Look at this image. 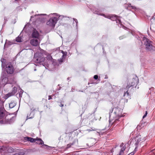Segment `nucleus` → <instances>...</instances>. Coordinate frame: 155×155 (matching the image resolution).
<instances>
[{
  "instance_id": "393cba45",
  "label": "nucleus",
  "mask_w": 155,
  "mask_h": 155,
  "mask_svg": "<svg viewBox=\"0 0 155 155\" xmlns=\"http://www.w3.org/2000/svg\"><path fill=\"white\" fill-rule=\"evenodd\" d=\"M58 16H56V17H57V18H58V19H62L63 18L66 17V16H64L63 15H61L59 16L58 15Z\"/></svg>"
},
{
  "instance_id": "09e8293b",
  "label": "nucleus",
  "mask_w": 155,
  "mask_h": 155,
  "mask_svg": "<svg viewBox=\"0 0 155 155\" xmlns=\"http://www.w3.org/2000/svg\"><path fill=\"white\" fill-rule=\"evenodd\" d=\"M75 22V21H74V20H73V23L74 24Z\"/></svg>"
},
{
  "instance_id": "c03bdc74",
  "label": "nucleus",
  "mask_w": 155,
  "mask_h": 155,
  "mask_svg": "<svg viewBox=\"0 0 155 155\" xmlns=\"http://www.w3.org/2000/svg\"><path fill=\"white\" fill-rule=\"evenodd\" d=\"M123 153H120V152L119 154L118 155H122V154H123Z\"/></svg>"
},
{
  "instance_id": "7c9ffc66",
  "label": "nucleus",
  "mask_w": 155,
  "mask_h": 155,
  "mask_svg": "<svg viewBox=\"0 0 155 155\" xmlns=\"http://www.w3.org/2000/svg\"><path fill=\"white\" fill-rule=\"evenodd\" d=\"M94 78L95 80H97L98 78V76L97 75H95L94 76Z\"/></svg>"
},
{
  "instance_id": "f03ea898",
  "label": "nucleus",
  "mask_w": 155,
  "mask_h": 155,
  "mask_svg": "<svg viewBox=\"0 0 155 155\" xmlns=\"http://www.w3.org/2000/svg\"><path fill=\"white\" fill-rule=\"evenodd\" d=\"M47 16L48 18H50L47 21L46 23L47 25L50 27L52 28L54 27L55 24L58 21V18L56 16H58V14L56 13H51L49 15H47L45 14H41L35 15L34 16H32L31 17V19L34 18V17L39 16V18L41 21H42L44 20V18H42L41 16Z\"/></svg>"
},
{
  "instance_id": "a18cd8bd",
  "label": "nucleus",
  "mask_w": 155,
  "mask_h": 155,
  "mask_svg": "<svg viewBox=\"0 0 155 155\" xmlns=\"http://www.w3.org/2000/svg\"><path fill=\"white\" fill-rule=\"evenodd\" d=\"M119 38L120 39H121L123 38H122V37H119Z\"/></svg>"
},
{
  "instance_id": "20e7f679",
  "label": "nucleus",
  "mask_w": 155,
  "mask_h": 155,
  "mask_svg": "<svg viewBox=\"0 0 155 155\" xmlns=\"http://www.w3.org/2000/svg\"><path fill=\"white\" fill-rule=\"evenodd\" d=\"M139 82V79L138 78L135 76L134 78L130 80L128 84H127L126 87V90H127L125 91L124 96L125 98H127V99L130 98L129 93L128 92L129 89L130 88H133L134 87H136V85Z\"/></svg>"
},
{
  "instance_id": "2f4dec72",
  "label": "nucleus",
  "mask_w": 155,
  "mask_h": 155,
  "mask_svg": "<svg viewBox=\"0 0 155 155\" xmlns=\"http://www.w3.org/2000/svg\"><path fill=\"white\" fill-rule=\"evenodd\" d=\"M147 111H146L144 115L143 116V118H144L145 117H146L147 115Z\"/></svg>"
},
{
  "instance_id": "f704fd0d",
  "label": "nucleus",
  "mask_w": 155,
  "mask_h": 155,
  "mask_svg": "<svg viewBox=\"0 0 155 155\" xmlns=\"http://www.w3.org/2000/svg\"><path fill=\"white\" fill-rule=\"evenodd\" d=\"M135 153V152H132L128 154V155H133Z\"/></svg>"
},
{
  "instance_id": "f3484780",
  "label": "nucleus",
  "mask_w": 155,
  "mask_h": 155,
  "mask_svg": "<svg viewBox=\"0 0 155 155\" xmlns=\"http://www.w3.org/2000/svg\"><path fill=\"white\" fill-rule=\"evenodd\" d=\"M127 5V9H130V8L131 9L134 10L135 11H137L139 10L138 8H137L134 6H132L130 4H128Z\"/></svg>"
},
{
  "instance_id": "e433bc0d",
  "label": "nucleus",
  "mask_w": 155,
  "mask_h": 155,
  "mask_svg": "<svg viewBox=\"0 0 155 155\" xmlns=\"http://www.w3.org/2000/svg\"><path fill=\"white\" fill-rule=\"evenodd\" d=\"M52 99V97H51V96H50V95H49V96H48V100H51V99Z\"/></svg>"
},
{
  "instance_id": "c85d7f7f",
  "label": "nucleus",
  "mask_w": 155,
  "mask_h": 155,
  "mask_svg": "<svg viewBox=\"0 0 155 155\" xmlns=\"http://www.w3.org/2000/svg\"><path fill=\"white\" fill-rule=\"evenodd\" d=\"M63 58H64L61 57V58L58 60L59 64H61V63H62L63 61Z\"/></svg>"
},
{
  "instance_id": "aec40b11",
  "label": "nucleus",
  "mask_w": 155,
  "mask_h": 155,
  "mask_svg": "<svg viewBox=\"0 0 155 155\" xmlns=\"http://www.w3.org/2000/svg\"><path fill=\"white\" fill-rule=\"evenodd\" d=\"M78 140L77 139H76L74 140L72 143H70L67 145V148H70L71 147V146L74 145L75 143Z\"/></svg>"
},
{
  "instance_id": "4c0bfd02",
  "label": "nucleus",
  "mask_w": 155,
  "mask_h": 155,
  "mask_svg": "<svg viewBox=\"0 0 155 155\" xmlns=\"http://www.w3.org/2000/svg\"><path fill=\"white\" fill-rule=\"evenodd\" d=\"M124 144V143H121V144L120 146V147H123Z\"/></svg>"
},
{
  "instance_id": "8fccbe9b",
  "label": "nucleus",
  "mask_w": 155,
  "mask_h": 155,
  "mask_svg": "<svg viewBox=\"0 0 155 155\" xmlns=\"http://www.w3.org/2000/svg\"><path fill=\"white\" fill-rule=\"evenodd\" d=\"M34 71H36V70L35 69H34Z\"/></svg>"
},
{
  "instance_id": "0eeeda50",
  "label": "nucleus",
  "mask_w": 155,
  "mask_h": 155,
  "mask_svg": "<svg viewBox=\"0 0 155 155\" xmlns=\"http://www.w3.org/2000/svg\"><path fill=\"white\" fill-rule=\"evenodd\" d=\"M45 54L40 52H37L34 55L33 61L36 63H40L43 62L45 59Z\"/></svg>"
},
{
  "instance_id": "c756f323",
  "label": "nucleus",
  "mask_w": 155,
  "mask_h": 155,
  "mask_svg": "<svg viewBox=\"0 0 155 155\" xmlns=\"http://www.w3.org/2000/svg\"><path fill=\"white\" fill-rule=\"evenodd\" d=\"M2 62V69L3 70V68H4L5 67V65H4V64L2 60H1Z\"/></svg>"
},
{
  "instance_id": "a211bd4d",
  "label": "nucleus",
  "mask_w": 155,
  "mask_h": 155,
  "mask_svg": "<svg viewBox=\"0 0 155 155\" xmlns=\"http://www.w3.org/2000/svg\"><path fill=\"white\" fill-rule=\"evenodd\" d=\"M16 104V103L14 101H12L9 104V107L12 108L14 107Z\"/></svg>"
},
{
  "instance_id": "f8f14e48",
  "label": "nucleus",
  "mask_w": 155,
  "mask_h": 155,
  "mask_svg": "<svg viewBox=\"0 0 155 155\" xmlns=\"http://www.w3.org/2000/svg\"><path fill=\"white\" fill-rule=\"evenodd\" d=\"M17 87H14L12 90V92L6 94L4 96V98L5 99H7L9 97L14 95L17 92Z\"/></svg>"
},
{
  "instance_id": "ea45409f",
  "label": "nucleus",
  "mask_w": 155,
  "mask_h": 155,
  "mask_svg": "<svg viewBox=\"0 0 155 155\" xmlns=\"http://www.w3.org/2000/svg\"><path fill=\"white\" fill-rule=\"evenodd\" d=\"M32 118V117H28V116L27 117V119H31Z\"/></svg>"
},
{
  "instance_id": "864d4df0",
  "label": "nucleus",
  "mask_w": 155,
  "mask_h": 155,
  "mask_svg": "<svg viewBox=\"0 0 155 155\" xmlns=\"http://www.w3.org/2000/svg\"><path fill=\"white\" fill-rule=\"evenodd\" d=\"M7 40H6V43L7 42Z\"/></svg>"
},
{
  "instance_id": "3c124183",
  "label": "nucleus",
  "mask_w": 155,
  "mask_h": 155,
  "mask_svg": "<svg viewBox=\"0 0 155 155\" xmlns=\"http://www.w3.org/2000/svg\"><path fill=\"white\" fill-rule=\"evenodd\" d=\"M15 1H18V0H15Z\"/></svg>"
},
{
  "instance_id": "72a5a7b5",
  "label": "nucleus",
  "mask_w": 155,
  "mask_h": 155,
  "mask_svg": "<svg viewBox=\"0 0 155 155\" xmlns=\"http://www.w3.org/2000/svg\"><path fill=\"white\" fill-rule=\"evenodd\" d=\"M118 119H116L114 120V121L113 122V124H115V123H116L117 121L118 120Z\"/></svg>"
},
{
  "instance_id": "79ce46f5",
  "label": "nucleus",
  "mask_w": 155,
  "mask_h": 155,
  "mask_svg": "<svg viewBox=\"0 0 155 155\" xmlns=\"http://www.w3.org/2000/svg\"><path fill=\"white\" fill-rule=\"evenodd\" d=\"M140 127V126H139V125H138L137 127V128L138 129H139V127ZM140 129V128H139Z\"/></svg>"
},
{
  "instance_id": "1a4fd4ad",
  "label": "nucleus",
  "mask_w": 155,
  "mask_h": 155,
  "mask_svg": "<svg viewBox=\"0 0 155 155\" xmlns=\"http://www.w3.org/2000/svg\"><path fill=\"white\" fill-rule=\"evenodd\" d=\"M14 149L12 147H2L0 146V155H3L7 153V155H9L13 152Z\"/></svg>"
},
{
  "instance_id": "de8ad7c7",
  "label": "nucleus",
  "mask_w": 155,
  "mask_h": 155,
  "mask_svg": "<svg viewBox=\"0 0 155 155\" xmlns=\"http://www.w3.org/2000/svg\"><path fill=\"white\" fill-rule=\"evenodd\" d=\"M70 79V78L69 77H68L67 78V79L68 80H69Z\"/></svg>"
},
{
  "instance_id": "a19ab883",
  "label": "nucleus",
  "mask_w": 155,
  "mask_h": 155,
  "mask_svg": "<svg viewBox=\"0 0 155 155\" xmlns=\"http://www.w3.org/2000/svg\"><path fill=\"white\" fill-rule=\"evenodd\" d=\"M153 89H154L153 87H152L151 88H150V91H152V90H153Z\"/></svg>"
},
{
  "instance_id": "39448f33",
  "label": "nucleus",
  "mask_w": 155,
  "mask_h": 155,
  "mask_svg": "<svg viewBox=\"0 0 155 155\" xmlns=\"http://www.w3.org/2000/svg\"><path fill=\"white\" fill-rule=\"evenodd\" d=\"M7 77V74L6 73L3 72L0 79V85L1 86H4L7 84H13L16 83L15 81L14 80L13 78L12 79V81L11 82L8 81Z\"/></svg>"
},
{
  "instance_id": "9b49d317",
  "label": "nucleus",
  "mask_w": 155,
  "mask_h": 155,
  "mask_svg": "<svg viewBox=\"0 0 155 155\" xmlns=\"http://www.w3.org/2000/svg\"><path fill=\"white\" fill-rule=\"evenodd\" d=\"M6 71L8 74H12L14 71V69L11 63H8L6 66Z\"/></svg>"
},
{
  "instance_id": "bb28decb",
  "label": "nucleus",
  "mask_w": 155,
  "mask_h": 155,
  "mask_svg": "<svg viewBox=\"0 0 155 155\" xmlns=\"http://www.w3.org/2000/svg\"><path fill=\"white\" fill-rule=\"evenodd\" d=\"M61 52L63 54L62 57L63 58H65L67 54V52H64L63 51H62Z\"/></svg>"
},
{
  "instance_id": "49530a36",
  "label": "nucleus",
  "mask_w": 155,
  "mask_h": 155,
  "mask_svg": "<svg viewBox=\"0 0 155 155\" xmlns=\"http://www.w3.org/2000/svg\"><path fill=\"white\" fill-rule=\"evenodd\" d=\"M74 89H73V88H72V89H71V91L72 92H73L74 91Z\"/></svg>"
},
{
  "instance_id": "cd10ccee",
  "label": "nucleus",
  "mask_w": 155,
  "mask_h": 155,
  "mask_svg": "<svg viewBox=\"0 0 155 155\" xmlns=\"http://www.w3.org/2000/svg\"><path fill=\"white\" fill-rule=\"evenodd\" d=\"M97 129L94 128H91L89 129H87V130L88 131V132H90L91 131H95L97 130Z\"/></svg>"
},
{
  "instance_id": "9d476101",
  "label": "nucleus",
  "mask_w": 155,
  "mask_h": 155,
  "mask_svg": "<svg viewBox=\"0 0 155 155\" xmlns=\"http://www.w3.org/2000/svg\"><path fill=\"white\" fill-rule=\"evenodd\" d=\"M122 110L121 109L118 107H114V113H112L113 117H123L122 114Z\"/></svg>"
},
{
  "instance_id": "4468645a",
  "label": "nucleus",
  "mask_w": 155,
  "mask_h": 155,
  "mask_svg": "<svg viewBox=\"0 0 155 155\" xmlns=\"http://www.w3.org/2000/svg\"><path fill=\"white\" fill-rule=\"evenodd\" d=\"M32 38H38L39 36V34L36 30H33L31 35Z\"/></svg>"
},
{
  "instance_id": "f257e3e1",
  "label": "nucleus",
  "mask_w": 155,
  "mask_h": 155,
  "mask_svg": "<svg viewBox=\"0 0 155 155\" xmlns=\"http://www.w3.org/2000/svg\"><path fill=\"white\" fill-rule=\"evenodd\" d=\"M103 11V9H98L97 8H94L93 9V12L94 14L98 15H102L105 18L111 19L113 21H116L117 25L120 28H123L125 30H127V31L130 30L129 32H130V33L133 36L135 35V32L130 30L129 29L125 27L121 23V19L122 18L120 16H117L116 15H105L101 13V12Z\"/></svg>"
},
{
  "instance_id": "a878e982",
  "label": "nucleus",
  "mask_w": 155,
  "mask_h": 155,
  "mask_svg": "<svg viewBox=\"0 0 155 155\" xmlns=\"http://www.w3.org/2000/svg\"><path fill=\"white\" fill-rule=\"evenodd\" d=\"M126 145H125L121 149V150L120 151V153H124V151L125 150L126 148Z\"/></svg>"
},
{
  "instance_id": "c9c22d12",
  "label": "nucleus",
  "mask_w": 155,
  "mask_h": 155,
  "mask_svg": "<svg viewBox=\"0 0 155 155\" xmlns=\"http://www.w3.org/2000/svg\"><path fill=\"white\" fill-rule=\"evenodd\" d=\"M136 146V147L135 148L134 150L133 151L135 153V151L137 150V147H138V146Z\"/></svg>"
},
{
  "instance_id": "6e6552de",
  "label": "nucleus",
  "mask_w": 155,
  "mask_h": 155,
  "mask_svg": "<svg viewBox=\"0 0 155 155\" xmlns=\"http://www.w3.org/2000/svg\"><path fill=\"white\" fill-rule=\"evenodd\" d=\"M25 139L31 143H33L34 142H36V143L38 144L42 145V146H45L46 148L50 147L48 145L44 144V142L41 139H34L32 137H25Z\"/></svg>"
},
{
  "instance_id": "6ab92c4d",
  "label": "nucleus",
  "mask_w": 155,
  "mask_h": 155,
  "mask_svg": "<svg viewBox=\"0 0 155 155\" xmlns=\"http://www.w3.org/2000/svg\"><path fill=\"white\" fill-rule=\"evenodd\" d=\"M114 108H111V109L110 110L109 112V118L110 120L111 119H112V117H113V114L112 112Z\"/></svg>"
},
{
  "instance_id": "412c9836",
  "label": "nucleus",
  "mask_w": 155,
  "mask_h": 155,
  "mask_svg": "<svg viewBox=\"0 0 155 155\" xmlns=\"http://www.w3.org/2000/svg\"><path fill=\"white\" fill-rule=\"evenodd\" d=\"M23 91L20 88H19V89L18 90V95L19 97H21L22 96V93H23Z\"/></svg>"
},
{
  "instance_id": "2eb2a0df",
  "label": "nucleus",
  "mask_w": 155,
  "mask_h": 155,
  "mask_svg": "<svg viewBox=\"0 0 155 155\" xmlns=\"http://www.w3.org/2000/svg\"><path fill=\"white\" fill-rule=\"evenodd\" d=\"M120 103V100L117 99H115L112 100V104L114 107H118Z\"/></svg>"
},
{
  "instance_id": "5701e85b",
  "label": "nucleus",
  "mask_w": 155,
  "mask_h": 155,
  "mask_svg": "<svg viewBox=\"0 0 155 155\" xmlns=\"http://www.w3.org/2000/svg\"><path fill=\"white\" fill-rule=\"evenodd\" d=\"M73 20L74 21H75V23H76V26H75V28L77 30L78 29V20L75 18H73Z\"/></svg>"
},
{
  "instance_id": "7ed1b4c3",
  "label": "nucleus",
  "mask_w": 155,
  "mask_h": 155,
  "mask_svg": "<svg viewBox=\"0 0 155 155\" xmlns=\"http://www.w3.org/2000/svg\"><path fill=\"white\" fill-rule=\"evenodd\" d=\"M16 116L10 117L7 115L6 111L2 108H0V124H11L14 122Z\"/></svg>"
},
{
  "instance_id": "58836bf2",
  "label": "nucleus",
  "mask_w": 155,
  "mask_h": 155,
  "mask_svg": "<svg viewBox=\"0 0 155 155\" xmlns=\"http://www.w3.org/2000/svg\"><path fill=\"white\" fill-rule=\"evenodd\" d=\"M135 37L138 40H140V38L139 37H138L137 36H136Z\"/></svg>"
},
{
  "instance_id": "37998d69",
  "label": "nucleus",
  "mask_w": 155,
  "mask_h": 155,
  "mask_svg": "<svg viewBox=\"0 0 155 155\" xmlns=\"http://www.w3.org/2000/svg\"><path fill=\"white\" fill-rule=\"evenodd\" d=\"M64 105L62 104H61L60 105V106L61 107H62Z\"/></svg>"
},
{
  "instance_id": "dca6fc26",
  "label": "nucleus",
  "mask_w": 155,
  "mask_h": 155,
  "mask_svg": "<svg viewBox=\"0 0 155 155\" xmlns=\"http://www.w3.org/2000/svg\"><path fill=\"white\" fill-rule=\"evenodd\" d=\"M38 38H33L31 39L30 41L31 44L34 46H37L39 45V42L38 40Z\"/></svg>"
},
{
  "instance_id": "b1692460",
  "label": "nucleus",
  "mask_w": 155,
  "mask_h": 155,
  "mask_svg": "<svg viewBox=\"0 0 155 155\" xmlns=\"http://www.w3.org/2000/svg\"><path fill=\"white\" fill-rule=\"evenodd\" d=\"M16 41L17 42H21V36H18L16 38Z\"/></svg>"
},
{
  "instance_id": "423d86ee",
  "label": "nucleus",
  "mask_w": 155,
  "mask_h": 155,
  "mask_svg": "<svg viewBox=\"0 0 155 155\" xmlns=\"http://www.w3.org/2000/svg\"><path fill=\"white\" fill-rule=\"evenodd\" d=\"M142 41L144 43V47L147 51H152L155 50V47L153 45L152 41L145 37H143Z\"/></svg>"
},
{
  "instance_id": "4be33fe9",
  "label": "nucleus",
  "mask_w": 155,
  "mask_h": 155,
  "mask_svg": "<svg viewBox=\"0 0 155 155\" xmlns=\"http://www.w3.org/2000/svg\"><path fill=\"white\" fill-rule=\"evenodd\" d=\"M52 65H53L54 68H55L56 67L59 65V64H58V63L56 61H54L52 62Z\"/></svg>"
},
{
  "instance_id": "ddd939ff",
  "label": "nucleus",
  "mask_w": 155,
  "mask_h": 155,
  "mask_svg": "<svg viewBox=\"0 0 155 155\" xmlns=\"http://www.w3.org/2000/svg\"><path fill=\"white\" fill-rule=\"evenodd\" d=\"M135 141V143L134 144L135 146H138L139 142L141 141V138L140 135H138L134 139L131 140L130 141V143H132V142H134V141Z\"/></svg>"
},
{
  "instance_id": "473e14b6",
  "label": "nucleus",
  "mask_w": 155,
  "mask_h": 155,
  "mask_svg": "<svg viewBox=\"0 0 155 155\" xmlns=\"http://www.w3.org/2000/svg\"><path fill=\"white\" fill-rule=\"evenodd\" d=\"M97 83H96V82H94L93 81H92V82H90V83H88V85H89L90 84H96Z\"/></svg>"
},
{
  "instance_id": "603ef678",
  "label": "nucleus",
  "mask_w": 155,
  "mask_h": 155,
  "mask_svg": "<svg viewBox=\"0 0 155 155\" xmlns=\"http://www.w3.org/2000/svg\"><path fill=\"white\" fill-rule=\"evenodd\" d=\"M51 58H52V57H50Z\"/></svg>"
}]
</instances>
